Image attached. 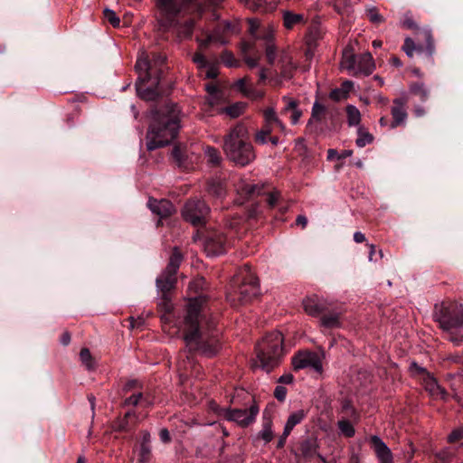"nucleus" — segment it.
Here are the masks:
<instances>
[{
  "label": "nucleus",
  "mask_w": 463,
  "mask_h": 463,
  "mask_svg": "<svg viewBox=\"0 0 463 463\" xmlns=\"http://www.w3.org/2000/svg\"><path fill=\"white\" fill-rule=\"evenodd\" d=\"M205 301L203 295L189 299L183 322V337L191 352L213 357L221 349V333L215 322L202 314Z\"/></svg>",
  "instance_id": "nucleus-1"
},
{
  "label": "nucleus",
  "mask_w": 463,
  "mask_h": 463,
  "mask_svg": "<svg viewBox=\"0 0 463 463\" xmlns=\"http://www.w3.org/2000/svg\"><path fill=\"white\" fill-rule=\"evenodd\" d=\"M181 116L178 105L172 102L152 110V121L146 137L148 151L165 146L177 137Z\"/></svg>",
  "instance_id": "nucleus-2"
},
{
  "label": "nucleus",
  "mask_w": 463,
  "mask_h": 463,
  "mask_svg": "<svg viewBox=\"0 0 463 463\" xmlns=\"http://www.w3.org/2000/svg\"><path fill=\"white\" fill-rule=\"evenodd\" d=\"M159 11L157 22L163 31L175 29L179 38H189L194 29V21L189 19L179 24L177 15L184 10L192 9L193 12L202 14L206 10V5L201 0H155Z\"/></svg>",
  "instance_id": "nucleus-3"
},
{
  "label": "nucleus",
  "mask_w": 463,
  "mask_h": 463,
  "mask_svg": "<svg viewBox=\"0 0 463 463\" xmlns=\"http://www.w3.org/2000/svg\"><path fill=\"white\" fill-rule=\"evenodd\" d=\"M222 150L229 161L241 167L251 164L256 158L248 129L243 124H237L224 136Z\"/></svg>",
  "instance_id": "nucleus-4"
},
{
  "label": "nucleus",
  "mask_w": 463,
  "mask_h": 463,
  "mask_svg": "<svg viewBox=\"0 0 463 463\" xmlns=\"http://www.w3.org/2000/svg\"><path fill=\"white\" fill-rule=\"evenodd\" d=\"M259 293V280L250 266L245 264L232 279L226 297L232 306L237 307L250 302Z\"/></svg>",
  "instance_id": "nucleus-5"
},
{
  "label": "nucleus",
  "mask_w": 463,
  "mask_h": 463,
  "mask_svg": "<svg viewBox=\"0 0 463 463\" xmlns=\"http://www.w3.org/2000/svg\"><path fill=\"white\" fill-rule=\"evenodd\" d=\"M433 317L449 333V339L456 345L463 342V305L456 301H444L434 307Z\"/></svg>",
  "instance_id": "nucleus-6"
},
{
  "label": "nucleus",
  "mask_w": 463,
  "mask_h": 463,
  "mask_svg": "<svg viewBox=\"0 0 463 463\" xmlns=\"http://www.w3.org/2000/svg\"><path fill=\"white\" fill-rule=\"evenodd\" d=\"M283 335L279 331H273L267 334L256 345V361L260 363V367L270 372L278 366L283 355Z\"/></svg>",
  "instance_id": "nucleus-7"
},
{
  "label": "nucleus",
  "mask_w": 463,
  "mask_h": 463,
  "mask_svg": "<svg viewBox=\"0 0 463 463\" xmlns=\"http://www.w3.org/2000/svg\"><path fill=\"white\" fill-rule=\"evenodd\" d=\"M416 35L418 40H420V38H423L426 41V46L423 47L420 44H416L411 38L407 37L404 40L402 50L410 58H411L414 52H416L418 54L424 56V58L432 64L435 45L430 30L418 29Z\"/></svg>",
  "instance_id": "nucleus-8"
},
{
  "label": "nucleus",
  "mask_w": 463,
  "mask_h": 463,
  "mask_svg": "<svg viewBox=\"0 0 463 463\" xmlns=\"http://www.w3.org/2000/svg\"><path fill=\"white\" fill-rule=\"evenodd\" d=\"M210 213L209 206L200 199H191L184 206V219L194 226L203 225Z\"/></svg>",
  "instance_id": "nucleus-9"
},
{
  "label": "nucleus",
  "mask_w": 463,
  "mask_h": 463,
  "mask_svg": "<svg viewBox=\"0 0 463 463\" xmlns=\"http://www.w3.org/2000/svg\"><path fill=\"white\" fill-rule=\"evenodd\" d=\"M204 250L210 256H218L223 254L231 245V241L226 235L217 230L210 231L204 237Z\"/></svg>",
  "instance_id": "nucleus-10"
},
{
  "label": "nucleus",
  "mask_w": 463,
  "mask_h": 463,
  "mask_svg": "<svg viewBox=\"0 0 463 463\" xmlns=\"http://www.w3.org/2000/svg\"><path fill=\"white\" fill-rule=\"evenodd\" d=\"M292 366L294 370L312 368L316 373L323 372V365L320 356L310 351H299L292 357Z\"/></svg>",
  "instance_id": "nucleus-11"
},
{
  "label": "nucleus",
  "mask_w": 463,
  "mask_h": 463,
  "mask_svg": "<svg viewBox=\"0 0 463 463\" xmlns=\"http://www.w3.org/2000/svg\"><path fill=\"white\" fill-rule=\"evenodd\" d=\"M259 413V407L253 403L249 409H226L224 417L230 421L236 422L239 426L245 428L250 425Z\"/></svg>",
  "instance_id": "nucleus-12"
},
{
  "label": "nucleus",
  "mask_w": 463,
  "mask_h": 463,
  "mask_svg": "<svg viewBox=\"0 0 463 463\" xmlns=\"http://www.w3.org/2000/svg\"><path fill=\"white\" fill-rule=\"evenodd\" d=\"M408 102L409 96L406 92H402L400 97L395 98L392 100V106L391 108L392 120L390 123V128L392 129L396 128L399 126L405 125L408 118L406 111Z\"/></svg>",
  "instance_id": "nucleus-13"
},
{
  "label": "nucleus",
  "mask_w": 463,
  "mask_h": 463,
  "mask_svg": "<svg viewBox=\"0 0 463 463\" xmlns=\"http://www.w3.org/2000/svg\"><path fill=\"white\" fill-rule=\"evenodd\" d=\"M330 302L318 296L307 297L303 300L305 312L311 317H321L331 307Z\"/></svg>",
  "instance_id": "nucleus-14"
},
{
  "label": "nucleus",
  "mask_w": 463,
  "mask_h": 463,
  "mask_svg": "<svg viewBox=\"0 0 463 463\" xmlns=\"http://www.w3.org/2000/svg\"><path fill=\"white\" fill-rule=\"evenodd\" d=\"M420 382L430 398L434 400H447V391L439 384L432 374H425V377Z\"/></svg>",
  "instance_id": "nucleus-15"
},
{
  "label": "nucleus",
  "mask_w": 463,
  "mask_h": 463,
  "mask_svg": "<svg viewBox=\"0 0 463 463\" xmlns=\"http://www.w3.org/2000/svg\"><path fill=\"white\" fill-rule=\"evenodd\" d=\"M370 443L375 452L379 463H393L392 452L379 436H371Z\"/></svg>",
  "instance_id": "nucleus-16"
},
{
  "label": "nucleus",
  "mask_w": 463,
  "mask_h": 463,
  "mask_svg": "<svg viewBox=\"0 0 463 463\" xmlns=\"http://www.w3.org/2000/svg\"><path fill=\"white\" fill-rule=\"evenodd\" d=\"M147 206L153 213L158 215L161 219L166 218L175 212L174 204L166 199L156 200L150 198Z\"/></svg>",
  "instance_id": "nucleus-17"
},
{
  "label": "nucleus",
  "mask_w": 463,
  "mask_h": 463,
  "mask_svg": "<svg viewBox=\"0 0 463 463\" xmlns=\"http://www.w3.org/2000/svg\"><path fill=\"white\" fill-rule=\"evenodd\" d=\"M341 317V311L334 304H331L329 309L320 317L319 324L325 328H338L342 325Z\"/></svg>",
  "instance_id": "nucleus-18"
},
{
  "label": "nucleus",
  "mask_w": 463,
  "mask_h": 463,
  "mask_svg": "<svg viewBox=\"0 0 463 463\" xmlns=\"http://www.w3.org/2000/svg\"><path fill=\"white\" fill-rule=\"evenodd\" d=\"M375 69L373 56L370 52H364L357 56L356 70L354 76H369Z\"/></svg>",
  "instance_id": "nucleus-19"
},
{
  "label": "nucleus",
  "mask_w": 463,
  "mask_h": 463,
  "mask_svg": "<svg viewBox=\"0 0 463 463\" xmlns=\"http://www.w3.org/2000/svg\"><path fill=\"white\" fill-rule=\"evenodd\" d=\"M151 81L152 82L149 86H146V81L142 80L136 83L137 95L145 100H155L159 96V80L157 78H154Z\"/></svg>",
  "instance_id": "nucleus-20"
},
{
  "label": "nucleus",
  "mask_w": 463,
  "mask_h": 463,
  "mask_svg": "<svg viewBox=\"0 0 463 463\" xmlns=\"http://www.w3.org/2000/svg\"><path fill=\"white\" fill-rule=\"evenodd\" d=\"M135 68L139 74V80L150 81L152 80L153 66L147 53L142 52L138 56Z\"/></svg>",
  "instance_id": "nucleus-21"
},
{
  "label": "nucleus",
  "mask_w": 463,
  "mask_h": 463,
  "mask_svg": "<svg viewBox=\"0 0 463 463\" xmlns=\"http://www.w3.org/2000/svg\"><path fill=\"white\" fill-rule=\"evenodd\" d=\"M140 421L139 415L136 411H128L124 417L115 422V429L119 431H130Z\"/></svg>",
  "instance_id": "nucleus-22"
},
{
  "label": "nucleus",
  "mask_w": 463,
  "mask_h": 463,
  "mask_svg": "<svg viewBox=\"0 0 463 463\" xmlns=\"http://www.w3.org/2000/svg\"><path fill=\"white\" fill-rule=\"evenodd\" d=\"M122 405L124 407L127 406H137L141 405L144 408H148L153 405V400L148 394H144L142 392L137 391L133 392L131 395L127 397L124 401Z\"/></svg>",
  "instance_id": "nucleus-23"
},
{
  "label": "nucleus",
  "mask_w": 463,
  "mask_h": 463,
  "mask_svg": "<svg viewBox=\"0 0 463 463\" xmlns=\"http://www.w3.org/2000/svg\"><path fill=\"white\" fill-rule=\"evenodd\" d=\"M318 442L317 439L307 438L299 444V453L306 459L314 458L318 453Z\"/></svg>",
  "instance_id": "nucleus-24"
},
{
  "label": "nucleus",
  "mask_w": 463,
  "mask_h": 463,
  "mask_svg": "<svg viewBox=\"0 0 463 463\" xmlns=\"http://www.w3.org/2000/svg\"><path fill=\"white\" fill-rule=\"evenodd\" d=\"M176 274H172L164 270L162 274L156 279V287L164 295L168 293L176 282Z\"/></svg>",
  "instance_id": "nucleus-25"
},
{
  "label": "nucleus",
  "mask_w": 463,
  "mask_h": 463,
  "mask_svg": "<svg viewBox=\"0 0 463 463\" xmlns=\"http://www.w3.org/2000/svg\"><path fill=\"white\" fill-rule=\"evenodd\" d=\"M264 122L269 125L277 126V128L283 133L286 132L285 124L279 118L273 108H267L263 110Z\"/></svg>",
  "instance_id": "nucleus-26"
},
{
  "label": "nucleus",
  "mask_w": 463,
  "mask_h": 463,
  "mask_svg": "<svg viewBox=\"0 0 463 463\" xmlns=\"http://www.w3.org/2000/svg\"><path fill=\"white\" fill-rule=\"evenodd\" d=\"M307 411L302 409L291 412L284 427V429H286V431L291 432L298 424L301 423L304 420V419L307 417Z\"/></svg>",
  "instance_id": "nucleus-27"
},
{
  "label": "nucleus",
  "mask_w": 463,
  "mask_h": 463,
  "mask_svg": "<svg viewBox=\"0 0 463 463\" xmlns=\"http://www.w3.org/2000/svg\"><path fill=\"white\" fill-rule=\"evenodd\" d=\"M272 39L273 32L272 30L269 29V31L264 33L263 40L265 41L266 57L270 64H273L276 59V50L274 44L272 43Z\"/></svg>",
  "instance_id": "nucleus-28"
},
{
  "label": "nucleus",
  "mask_w": 463,
  "mask_h": 463,
  "mask_svg": "<svg viewBox=\"0 0 463 463\" xmlns=\"http://www.w3.org/2000/svg\"><path fill=\"white\" fill-rule=\"evenodd\" d=\"M182 260H183L182 253L180 252L178 248L175 247L173 250V252L170 256L169 262L165 268V270H167V272H170L172 274H176Z\"/></svg>",
  "instance_id": "nucleus-29"
},
{
  "label": "nucleus",
  "mask_w": 463,
  "mask_h": 463,
  "mask_svg": "<svg viewBox=\"0 0 463 463\" xmlns=\"http://www.w3.org/2000/svg\"><path fill=\"white\" fill-rule=\"evenodd\" d=\"M356 60L357 56L352 53L350 51H345L341 61L343 69L349 71L354 76V71L356 70Z\"/></svg>",
  "instance_id": "nucleus-30"
},
{
  "label": "nucleus",
  "mask_w": 463,
  "mask_h": 463,
  "mask_svg": "<svg viewBox=\"0 0 463 463\" xmlns=\"http://www.w3.org/2000/svg\"><path fill=\"white\" fill-rule=\"evenodd\" d=\"M204 156L208 165L211 166H218L222 161L221 153L213 146H206L204 149Z\"/></svg>",
  "instance_id": "nucleus-31"
},
{
  "label": "nucleus",
  "mask_w": 463,
  "mask_h": 463,
  "mask_svg": "<svg viewBox=\"0 0 463 463\" xmlns=\"http://www.w3.org/2000/svg\"><path fill=\"white\" fill-rule=\"evenodd\" d=\"M410 92L420 98L421 102H425L430 97V90L422 82H414L410 85Z\"/></svg>",
  "instance_id": "nucleus-32"
},
{
  "label": "nucleus",
  "mask_w": 463,
  "mask_h": 463,
  "mask_svg": "<svg viewBox=\"0 0 463 463\" xmlns=\"http://www.w3.org/2000/svg\"><path fill=\"white\" fill-rule=\"evenodd\" d=\"M284 25L287 29L293 28L296 24L304 22V15L300 14H294L290 11H286L283 14Z\"/></svg>",
  "instance_id": "nucleus-33"
},
{
  "label": "nucleus",
  "mask_w": 463,
  "mask_h": 463,
  "mask_svg": "<svg viewBox=\"0 0 463 463\" xmlns=\"http://www.w3.org/2000/svg\"><path fill=\"white\" fill-rule=\"evenodd\" d=\"M259 437L269 443L272 440L274 434L272 430V420L269 418H264L262 423V430L259 432Z\"/></svg>",
  "instance_id": "nucleus-34"
},
{
  "label": "nucleus",
  "mask_w": 463,
  "mask_h": 463,
  "mask_svg": "<svg viewBox=\"0 0 463 463\" xmlns=\"http://www.w3.org/2000/svg\"><path fill=\"white\" fill-rule=\"evenodd\" d=\"M347 123L349 126H358L361 121V113L354 105L346 107Z\"/></svg>",
  "instance_id": "nucleus-35"
},
{
  "label": "nucleus",
  "mask_w": 463,
  "mask_h": 463,
  "mask_svg": "<svg viewBox=\"0 0 463 463\" xmlns=\"http://www.w3.org/2000/svg\"><path fill=\"white\" fill-rule=\"evenodd\" d=\"M337 426L341 434H343L345 437L352 438L354 436L355 430L354 428L353 423L350 420L346 419L339 420L337 422Z\"/></svg>",
  "instance_id": "nucleus-36"
},
{
  "label": "nucleus",
  "mask_w": 463,
  "mask_h": 463,
  "mask_svg": "<svg viewBox=\"0 0 463 463\" xmlns=\"http://www.w3.org/2000/svg\"><path fill=\"white\" fill-rule=\"evenodd\" d=\"M81 364L89 370L92 371L96 368L95 361L88 348H82L80 353Z\"/></svg>",
  "instance_id": "nucleus-37"
},
{
  "label": "nucleus",
  "mask_w": 463,
  "mask_h": 463,
  "mask_svg": "<svg viewBox=\"0 0 463 463\" xmlns=\"http://www.w3.org/2000/svg\"><path fill=\"white\" fill-rule=\"evenodd\" d=\"M207 191L209 194L216 198H222L225 194L222 184L215 180L209 182Z\"/></svg>",
  "instance_id": "nucleus-38"
},
{
  "label": "nucleus",
  "mask_w": 463,
  "mask_h": 463,
  "mask_svg": "<svg viewBox=\"0 0 463 463\" xmlns=\"http://www.w3.org/2000/svg\"><path fill=\"white\" fill-rule=\"evenodd\" d=\"M217 42L221 44H225L226 41L220 35L219 31L215 30L212 33L208 34L203 40H199V45L201 48H206L211 43Z\"/></svg>",
  "instance_id": "nucleus-39"
},
{
  "label": "nucleus",
  "mask_w": 463,
  "mask_h": 463,
  "mask_svg": "<svg viewBox=\"0 0 463 463\" xmlns=\"http://www.w3.org/2000/svg\"><path fill=\"white\" fill-rule=\"evenodd\" d=\"M325 112L326 107L318 101H316L312 107L311 118L308 120V125H310L313 120L320 121Z\"/></svg>",
  "instance_id": "nucleus-40"
},
{
  "label": "nucleus",
  "mask_w": 463,
  "mask_h": 463,
  "mask_svg": "<svg viewBox=\"0 0 463 463\" xmlns=\"http://www.w3.org/2000/svg\"><path fill=\"white\" fill-rule=\"evenodd\" d=\"M341 411L345 416L351 418L354 421H357L359 419V415H358L356 410L353 407L352 403L347 400H345L342 402Z\"/></svg>",
  "instance_id": "nucleus-41"
},
{
  "label": "nucleus",
  "mask_w": 463,
  "mask_h": 463,
  "mask_svg": "<svg viewBox=\"0 0 463 463\" xmlns=\"http://www.w3.org/2000/svg\"><path fill=\"white\" fill-rule=\"evenodd\" d=\"M373 137L369 132L364 131L361 128L358 129V137L356 138V141H355L357 146L364 147L366 145L371 144L373 142Z\"/></svg>",
  "instance_id": "nucleus-42"
},
{
  "label": "nucleus",
  "mask_w": 463,
  "mask_h": 463,
  "mask_svg": "<svg viewBox=\"0 0 463 463\" xmlns=\"http://www.w3.org/2000/svg\"><path fill=\"white\" fill-rule=\"evenodd\" d=\"M436 463H449L454 458V452L449 449H443L439 451L435 452Z\"/></svg>",
  "instance_id": "nucleus-43"
},
{
  "label": "nucleus",
  "mask_w": 463,
  "mask_h": 463,
  "mask_svg": "<svg viewBox=\"0 0 463 463\" xmlns=\"http://www.w3.org/2000/svg\"><path fill=\"white\" fill-rule=\"evenodd\" d=\"M249 24V32L252 37H254L256 40L262 39L264 33L268 31L266 30L261 35L257 34V31L260 27V21L257 18H250L248 19Z\"/></svg>",
  "instance_id": "nucleus-44"
},
{
  "label": "nucleus",
  "mask_w": 463,
  "mask_h": 463,
  "mask_svg": "<svg viewBox=\"0 0 463 463\" xmlns=\"http://www.w3.org/2000/svg\"><path fill=\"white\" fill-rule=\"evenodd\" d=\"M244 106L241 103H235L223 109V111L231 118H238L243 111Z\"/></svg>",
  "instance_id": "nucleus-45"
},
{
  "label": "nucleus",
  "mask_w": 463,
  "mask_h": 463,
  "mask_svg": "<svg viewBox=\"0 0 463 463\" xmlns=\"http://www.w3.org/2000/svg\"><path fill=\"white\" fill-rule=\"evenodd\" d=\"M410 372L413 376L417 377L419 381L422 380V378L425 377V374H430L424 367L419 365L415 362H412L410 364Z\"/></svg>",
  "instance_id": "nucleus-46"
},
{
  "label": "nucleus",
  "mask_w": 463,
  "mask_h": 463,
  "mask_svg": "<svg viewBox=\"0 0 463 463\" xmlns=\"http://www.w3.org/2000/svg\"><path fill=\"white\" fill-rule=\"evenodd\" d=\"M367 16L370 22L379 24H382L384 19L383 15H381L378 12V9L375 6H371L366 9Z\"/></svg>",
  "instance_id": "nucleus-47"
},
{
  "label": "nucleus",
  "mask_w": 463,
  "mask_h": 463,
  "mask_svg": "<svg viewBox=\"0 0 463 463\" xmlns=\"http://www.w3.org/2000/svg\"><path fill=\"white\" fill-rule=\"evenodd\" d=\"M222 61L227 67H238L239 61L235 59L233 54L231 52L225 51L222 53L221 56Z\"/></svg>",
  "instance_id": "nucleus-48"
},
{
  "label": "nucleus",
  "mask_w": 463,
  "mask_h": 463,
  "mask_svg": "<svg viewBox=\"0 0 463 463\" xmlns=\"http://www.w3.org/2000/svg\"><path fill=\"white\" fill-rule=\"evenodd\" d=\"M104 17L105 19L113 26V27H118L120 24V19L116 14V13L113 10H110L109 8H106L104 10Z\"/></svg>",
  "instance_id": "nucleus-49"
},
{
  "label": "nucleus",
  "mask_w": 463,
  "mask_h": 463,
  "mask_svg": "<svg viewBox=\"0 0 463 463\" xmlns=\"http://www.w3.org/2000/svg\"><path fill=\"white\" fill-rule=\"evenodd\" d=\"M282 100L283 102L285 103V106L284 108L282 109L281 110V113L282 114H286L288 112H291L293 111L296 108L298 107V102L294 99H291L289 97H287V96H284L282 98Z\"/></svg>",
  "instance_id": "nucleus-50"
},
{
  "label": "nucleus",
  "mask_w": 463,
  "mask_h": 463,
  "mask_svg": "<svg viewBox=\"0 0 463 463\" xmlns=\"http://www.w3.org/2000/svg\"><path fill=\"white\" fill-rule=\"evenodd\" d=\"M246 5L253 11L266 12L268 10L262 0H246Z\"/></svg>",
  "instance_id": "nucleus-51"
},
{
  "label": "nucleus",
  "mask_w": 463,
  "mask_h": 463,
  "mask_svg": "<svg viewBox=\"0 0 463 463\" xmlns=\"http://www.w3.org/2000/svg\"><path fill=\"white\" fill-rule=\"evenodd\" d=\"M248 78H241L237 80L236 87L240 91H241L245 96H250V87L247 86Z\"/></svg>",
  "instance_id": "nucleus-52"
},
{
  "label": "nucleus",
  "mask_w": 463,
  "mask_h": 463,
  "mask_svg": "<svg viewBox=\"0 0 463 463\" xmlns=\"http://www.w3.org/2000/svg\"><path fill=\"white\" fill-rule=\"evenodd\" d=\"M463 438V428H457L453 430L448 436V441L450 443L457 442Z\"/></svg>",
  "instance_id": "nucleus-53"
},
{
  "label": "nucleus",
  "mask_w": 463,
  "mask_h": 463,
  "mask_svg": "<svg viewBox=\"0 0 463 463\" xmlns=\"http://www.w3.org/2000/svg\"><path fill=\"white\" fill-rule=\"evenodd\" d=\"M193 61L197 64L199 68H204L207 66V61L203 54L201 52H195L193 56Z\"/></svg>",
  "instance_id": "nucleus-54"
},
{
  "label": "nucleus",
  "mask_w": 463,
  "mask_h": 463,
  "mask_svg": "<svg viewBox=\"0 0 463 463\" xmlns=\"http://www.w3.org/2000/svg\"><path fill=\"white\" fill-rule=\"evenodd\" d=\"M274 396L279 402H284L287 396V389L282 385L276 386Z\"/></svg>",
  "instance_id": "nucleus-55"
},
{
  "label": "nucleus",
  "mask_w": 463,
  "mask_h": 463,
  "mask_svg": "<svg viewBox=\"0 0 463 463\" xmlns=\"http://www.w3.org/2000/svg\"><path fill=\"white\" fill-rule=\"evenodd\" d=\"M329 97L335 101H340L347 98L346 95L339 88L332 90L329 93Z\"/></svg>",
  "instance_id": "nucleus-56"
},
{
  "label": "nucleus",
  "mask_w": 463,
  "mask_h": 463,
  "mask_svg": "<svg viewBox=\"0 0 463 463\" xmlns=\"http://www.w3.org/2000/svg\"><path fill=\"white\" fill-rule=\"evenodd\" d=\"M165 60V57L163 56L162 54H160V53H154L153 54V59L151 60V63H152V66H153V71L156 70V68L157 66H161L162 64H164Z\"/></svg>",
  "instance_id": "nucleus-57"
},
{
  "label": "nucleus",
  "mask_w": 463,
  "mask_h": 463,
  "mask_svg": "<svg viewBox=\"0 0 463 463\" xmlns=\"http://www.w3.org/2000/svg\"><path fill=\"white\" fill-rule=\"evenodd\" d=\"M269 134L266 133L262 129L259 130L255 135V141L258 144L264 145L268 142Z\"/></svg>",
  "instance_id": "nucleus-58"
},
{
  "label": "nucleus",
  "mask_w": 463,
  "mask_h": 463,
  "mask_svg": "<svg viewBox=\"0 0 463 463\" xmlns=\"http://www.w3.org/2000/svg\"><path fill=\"white\" fill-rule=\"evenodd\" d=\"M129 320V323H130V328H141L143 327L144 324H145V319L143 317H137V318H134L133 317H130L128 318Z\"/></svg>",
  "instance_id": "nucleus-59"
},
{
  "label": "nucleus",
  "mask_w": 463,
  "mask_h": 463,
  "mask_svg": "<svg viewBox=\"0 0 463 463\" xmlns=\"http://www.w3.org/2000/svg\"><path fill=\"white\" fill-rule=\"evenodd\" d=\"M322 37V33L320 28L317 25H314L309 30V38H312V41H317Z\"/></svg>",
  "instance_id": "nucleus-60"
},
{
  "label": "nucleus",
  "mask_w": 463,
  "mask_h": 463,
  "mask_svg": "<svg viewBox=\"0 0 463 463\" xmlns=\"http://www.w3.org/2000/svg\"><path fill=\"white\" fill-rule=\"evenodd\" d=\"M302 116V110L298 107L293 111H291L290 122L292 125H296L298 123L299 118Z\"/></svg>",
  "instance_id": "nucleus-61"
},
{
  "label": "nucleus",
  "mask_w": 463,
  "mask_h": 463,
  "mask_svg": "<svg viewBox=\"0 0 463 463\" xmlns=\"http://www.w3.org/2000/svg\"><path fill=\"white\" fill-rule=\"evenodd\" d=\"M172 156L178 163L179 165L183 164V153L179 147H174L172 150Z\"/></svg>",
  "instance_id": "nucleus-62"
},
{
  "label": "nucleus",
  "mask_w": 463,
  "mask_h": 463,
  "mask_svg": "<svg viewBox=\"0 0 463 463\" xmlns=\"http://www.w3.org/2000/svg\"><path fill=\"white\" fill-rule=\"evenodd\" d=\"M137 387H140V384L136 380H131V381H128L123 387V392H128L134 389H136Z\"/></svg>",
  "instance_id": "nucleus-63"
},
{
  "label": "nucleus",
  "mask_w": 463,
  "mask_h": 463,
  "mask_svg": "<svg viewBox=\"0 0 463 463\" xmlns=\"http://www.w3.org/2000/svg\"><path fill=\"white\" fill-rule=\"evenodd\" d=\"M279 192H273L269 194V197L267 199L268 203L270 207H274L279 201Z\"/></svg>",
  "instance_id": "nucleus-64"
}]
</instances>
